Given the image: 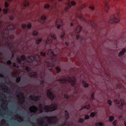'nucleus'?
<instances>
[{"mask_svg": "<svg viewBox=\"0 0 126 126\" xmlns=\"http://www.w3.org/2000/svg\"><path fill=\"white\" fill-rule=\"evenodd\" d=\"M38 109L34 106H31L29 110L31 113V116L34 113L38 112L41 113L43 111L49 112L54 111L57 109V104L56 103L52 104L51 105H45L44 103H40L38 106Z\"/></svg>", "mask_w": 126, "mask_h": 126, "instance_id": "nucleus-1", "label": "nucleus"}, {"mask_svg": "<svg viewBox=\"0 0 126 126\" xmlns=\"http://www.w3.org/2000/svg\"><path fill=\"white\" fill-rule=\"evenodd\" d=\"M8 90V88L6 86L0 85V101H1V107H0V115L3 116L4 114H8L10 112L9 114H12L11 112H9L7 109V105L8 103V101L6 100L7 98L5 95L4 93H1V91L3 92H6Z\"/></svg>", "mask_w": 126, "mask_h": 126, "instance_id": "nucleus-2", "label": "nucleus"}, {"mask_svg": "<svg viewBox=\"0 0 126 126\" xmlns=\"http://www.w3.org/2000/svg\"><path fill=\"white\" fill-rule=\"evenodd\" d=\"M16 28V27L13 25H9L8 26L5 27L2 24V21L0 20V32H1L2 31L4 41L3 42H0V46L2 44L4 45V44L8 46V47H12L13 45L11 44H10L9 42V41L10 38L9 37L8 33L9 30L14 29Z\"/></svg>", "mask_w": 126, "mask_h": 126, "instance_id": "nucleus-3", "label": "nucleus"}, {"mask_svg": "<svg viewBox=\"0 0 126 126\" xmlns=\"http://www.w3.org/2000/svg\"><path fill=\"white\" fill-rule=\"evenodd\" d=\"M57 119L56 117L44 116L37 120V126H48L49 124L56 123Z\"/></svg>", "mask_w": 126, "mask_h": 126, "instance_id": "nucleus-4", "label": "nucleus"}, {"mask_svg": "<svg viewBox=\"0 0 126 126\" xmlns=\"http://www.w3.org/2000/svg\"><path fill=\"white\" fill-rule=\"evenodd\" d=\"M58 80L60 81L61 83L63 84H66L69 82L74 87H75V86L77 85L76 78L74 77H68L62 79H60Z\"/></svg>", "mask_w": 126, "mask_h": 126, "instance_id": "nucleus-5", "label": "nucleus"}, {"mask_svg": "<svg viewBox=\"0 0 126 126\" xmlns=\"http://www.w3.org/2000/svg\"><path fill=\"white\" fill-rule=\"evenodd\" d=\"M17 97L20 106L22 108L26 109L27 105H26V103L24 101L25 97L23 96V93L21 91H19L17 95Z\"/></svg>", "mask_w": 126, "mask_h": 126, "instance_id": "nucleus-6", "label": "nucleus"}, {"mask_svg": "<svg viewBox=\"0 0 126 126\" xmlns=\"http://www.w3.org/2000/svg\"><path fill=\"white\" fill-rule=\"evenodd\" d=\"M26 58L25 56L23 55L21 57V60L17 58L16 59V61L20 65H21L23 68H24V67L26 65V63H27V62L24 63L23 62L26 60Z\"/></svg>", "mask_w": 126, "mask_h": 126, "instance_id": "nucleus-7", "label": "nucleus"}, {"mask_svg": "<svg viewBox=\"0 0 126 126\" xmlns=\"http://www.w3.org/2000/svg\"><path fill=\"white\" fill-rule=\"evenodd\" d=\"M119 21V20L117 17V14L111 16L108 21L109 22L111 23H117Z\"/></svg>", "mask_w": 126, "mask_h": 126, "instance_id": "nucleus-8", "label": "nucleus"}, {"mask_svg": "<svg viewBox=\"0 0 126 126\" xmlns=\"http://www.w3.org/2000/svg\"><path fill=\"white\" fill-rule=\"evenodd\" d=\"M47 96L49 98L52 100L56 99L58 97V96L53 94L51 92L50 89H48L47 90Z\"/></svg>", "mask_w": 126, "mask_h": 126, "instance_id": "nucleus-9", "label": "nucleus"}, {"mask_svg": "<svg viewBox=\"0 0 126 126\" xmlns=\"http://www.w3.org/2000/svg\"><path fill=\"white\" fill-rule=\"evenodd\" d=\"M77 17L79 18L81 20L83 21L84 22L86 23L87 24L91 25V24L89 22V21H91V20H87L85 19L83 17L81 13H78L76 15Z\"/></svg>", "mask_w": 126, "mask_h": 126, "instance_id": "nucleus-10", "label": "nucleus"}, {"mask_svg": "<svg viewBox=\"0 0 126 126\" xmlns=\"http://www.w3.org/2000/svg\"><path fill=\"white\" fill-rule=\"evenodd\" d=\"M48 55L50 57H52V56H54L53 57L51 58V60L52 62H54L57 60V58L55 57L56 55L54 54L52 50L51 49H49L47 53Z\"/></svg>", "mask_w": 126, "mask_h": 126, "instance_id": "nucleus-11", "label": "nucleus"}, {"mask_svg": "<svg viewBox=\"0 0 126 126\" xmlns=\"http://www.w3.org/2000/svg\"><path fill=\"white\" fill-rule=\"evenodd\" d=\"M11 115L12 116V118L14 119H16V120L18 121L19 122L22 121L23 120V118L22 117L20 116L19 115Z\"/></svg>", "mask_w": 126, "mask_h": 126, "instance_id": "nucleus-12", "label": "nucleus"}, {"mask_svg": "<svg viewBox=\"0 0 126 126\" xmlns=\"http://www.w3.org/2000/svg\"><path fill=\"white\" fill-rule=\"evenodd\" d=\"M30 98L32 100L36 101L39 100L41 99V97L40 96H30Z\"/></svg>", "mask_w": 126, "mask_h": 126, "instance_id": "nucleus-13", "label": "nucleus"}, {"mask_svg": "<svg viewBox=\"0 0 126 126\" xmlns=\"http://www.w3.org/2000/svg\"><path fill=\"white\" fill-rule=\"evenodd\" d=\"M34 60V56L31 55L28 56L26 59V61L27 62L32 63Z\"/></svg>", "mask_w": 126, "mask_h": 126, "instance_id": "nucleus-14", "label": "nucleus"}, {"mask_svg": "<svg viewBox=\"0 0 126 126\" xmlns=\"http://www.w3.org/2000/svg\"><path fill=\"white\" fill-rule=\"evenodd\" d=\"M47 19V16L45 15H43L40 17V19H38V21L42 23V21H45Z\"/></svg>", "mask_w": 126, "mask_h": 126, "instance_id": "nucleus-15", "label": "nucleus"}, {"mask_svg": "<svg viewBox=\"0 0 126 126\" xmlns=\"http://www.w3.org/2000/svg\"><path fill=\"white\" fill-rule=\"evenodd\" d=\"M46 44V45H49L52 42V40L49 37H48L46 38L45 40Z\"/></svg>", "mask_w": 126, "mask_h": 126, "instance_id": "nucleus-16", "label": "nucleus"}, {"mask_svg": "<svg viewBox=\"0 0 126 126\" xmlns=\"http://www.w3.org/2000/svg\"><path fill=\"white\" fill-rule=\"evenodd\" d=\"M81 29V27L80 26H79L77 27L75 30L74 32L76 33H78L80 32Z\"/></svg>", "mask_w": 126, "mask_h": 126, "instance_id": "nucleus-17", "label": "nucleus"}, {"mask_svg": "<svg viewBox=\"0 0 126 126\" xmlns=\"http://www.w3.org/2000/svg\"><path fill=\"white\" fill-rule=\"evenodd\" d=\"M82 85L83 87L85 88H88L89 85V84L84 80L82 81Z\"/></svg>", "mask_w": 126, "mask_h": 126, "instance_id": "nucleus-18", "label": "nucleus"}, {"mask_svg": "<svg viewBox=\"0 0 126 126\" xmlns=\"http://www.w3.org/2000/svg\"><path fill=\"white\" fill-rule=\"evenodd\" d=\"M63 23L62 20L60 18H57L56 20L55 21V25L59 24H62Z\"/></svg>", "mask_w": 126, "mask_h": 126, "instance_id": "nucleus-19", "label": "nucleus"}, {"mask_svg": "<svg viewBox=\"0 0 126 126\" xmlns=\"http://www.w3.org/2000/svg\"><path fill=\"white\" fill-rule=\"evenodd\" d=\"M44 65L46 66H52L54 65V64L53 63H50V62H47L46 60L44 63Z\"/></svg>", "mask_w": 126, "mask_h": 126, "instance_id": "nucleus-20", "label": "nucleus"}, {"mask_svg": "<svg viewBox=\"0 0 126 126\" xmlns=\"http://www.w3.org/2000/svg\"><path fill=\"white\" fill-rule=\"evenodd\" d=\"M48 37H50L54 40H56L57 39L55 35L52 32H50L49 34Z\"/></svg>", "mask_w": 126, "mask_h": 126, "instance_id": "nucleus-21", "label": "nucleus"}, {"mask_svg": "<svg viewBox=\"0 0 126 126\" xmlns=\"http://www.w3.org/2000/svg\"><path fill=\"white\" fill-rule=\"evenodd\" d=\"M34 60L37 62H40V58L39 55H34Z\"/></svg>", "mask_w": 126, "mask_h": 126, "instance_id": "nucleus-22", "label": "nucleus"}, {"mask_svg": "<svg viewBox=\"0 0 126 126\" xmlns=\"http://www.w3.org/2000/svg\"><path fill=\"white\" fill-rule=\"evenodd\" d=\"M126 52V49L123 48L119 53L118 55L119 57L122 56L124 54L125 52Z\"/></svg>", "mask_w": 126, "mask_h": 126, "instance_id": "nucleus-23", "label": "nucleus"}, {"mask_svg": "<svg viewBox=\"0 0 126 126\" xmlns=\"http://www.w3.org/2000/svg\"><path fill=\"white\" fill-rule=\"evenodd\" d=\"M23 5L24 7H27L29 5V3L27 0H23Z\"/></svg>", "mask_w": 126, "mask_h": 126, "instance_id": "nucleus-24", "label": "nucleus"}, {"mask_svg": "<svg viewBox=\"0 0 126 126\" xmlns=\"http://www.w3.org/2000/svg\"><path fill=\"white\" fill-rule=\"evenodd\" d=\"M1 123V124H0V126H9L8 124L6 123L4 120L2 121Z\"/></svg>", "mask_w": 126, "mask_h": 126, "instance_id": "nucleus-25", "label": "nucleus"}, {"mask_svg": "<svg viewBox=\"0 0 126 126\" xmlns=\"http://www.w3.org/2000/svg\"><path fill=\"white\" fill-rule=\"evenodd\" d=\"M28 74L29 76L33 77H35L37 76V74L36 72H32L29 73Z\"/></svg>", "mask_w": 126, "mask_h": 126, "instance_id": "nucleus-26", "label": "nucleus"}, {"mask_svg": "<svg viewBox=\"0 0 126 126\" xmlns=\"http://www.w3.org/2000/svg\"><path fill=\"white\" fill-rule=\"evenodd\" d=\"M65 117L66 120L68 119L69 118V113L66 110L65 111Z\"/></svg>", "mask_w": 126, "mask_h": 126, "instance_id": "nucleus-27", "label": "nucleus"}, {"mask_svg": "<svg viewBox=\"0 0 126 126\" xmlns=\"http://www.w3.org/2000/svg\"><path fill=\"white\" fill-rule=\"evenodd\" d=\"M94 93L93 92H92L91 93L90 95V100H93L95 99V97L94 96Z\"/></svg>", "mask_w": 126, "mask_h": 126, "instance_id": "nucleus-28", "label": "nucleus"}, {"mask_svg": "<svg viewBox=\"0 0 126 126\" xmlns=\"http://www.w3.org/2000/svg\"><path fill=\"white\" fill-rule=\"evenodd\" d=\"M105 9L106 11L107 12H108V10L109 8V4L108 3H106L105 6Z\"/></svg>", "mask_w": 126, "mask_h": 126, "instance_id": "nucleus-29", "label": "nucleus"}, {"mask_svg": "<svg viewBox=\"0 0 126 126\" xmlns=\"http://www.w3.org/2000/svg\"><path fill=\"white\" fill-rule=\"evenodd\" d=\"M89 22L91 24V26L93 28H95L96 26V24L92 21H89Z\"/></svg>", "mask_w": 126, "mask_h": 126, "instance_id": "nucleus-30", "label": "nucleus"}, {"mask_svg": "<svg viewBox=\"0 0 126 126\" xmlns=\"http://www.w3.org/2000/svg\"><path fill=\"white\" fill-rule=\"evenodd\" d=\"M42 40V38H40L36 40V43L37 44H39Z\"/></svg>", "mask_w": 126, "mask_h": 126, "instance_id": "nucleus-31", "label": "nucleus"}, {"mask_svg": "<svg viewBox=\"0 0 126 126\" xmlns=\"http://www.w3.org/2000/svg\"><path fill=\"white\" fill-rule=\"evenodd\" d=\"M84 121V119L82 118H79L78 119V122L79 123H82Z\"/></svg>", "mask_w": 126, "mask_h": 126, "instance_id": "nucleus-32", "label": "nucleus"}, {"mask_svg": "<svg viewBox=\"0 0 126 126\" xmlns=\"http://www.w3.org/2000/svg\"><path fill=\"white\" fill-rule=\"evenodd\" d=\"M59 126H70V125L68 123L65 122L63 124L62 126L61 125H60Z\"/></svg>", "mask_w": 126, "mask_h": 126, "instance_id": "nucleus-33", "label": "nucleus"}, {"mask_svg": "<svg viewBox=\"0 0 126 126\" xmlns=\"http://www.w3.org/2000/svg\"><path fill=\"white\" fill-rule=\"evenodd\" d=\"M38 34V32L37 31H33L32 33V35L34 36H36Z\"/></svg>", "mask_w": 126, "mask_h": 126, "instance_id": "nucleus-34", "label": "nucleus"}, {"mask_svg": "<svg viewBox=\"0 0 126 126\" xmlns=\"http://www.w3.org/2000/svg\"><path fill=\"white\" fill-rule=\"evenodd\" d=\"M8 11V9L7 8H5L3 9L2 10V11L3 12V14H7Z\"/></svg>", "mask_w": 126, "mask_h": 126, "instance_id": "nucleus-35", "label": "nucleus"}, {"mask_svg": "<svg viewBox=\"0 0 126 126\" xmlns=\"http://www.w3.org/2000/svg\"><path fill=\"white\" fill-rule=\"evenodd\" d=\"M96 126H103V124L101 122L97 123L95 124Z\"/></svg>", "mask_w": 126, "mask_h": 126, "instance_id": "nucleus-36", "label": "nucleus"}, {"mask_svg": "<svg viewBox=\"0 0 126 126\" xmlns=\"http://www.w3.org/2000/svg\"><path fill=\"white\" fill-rule=\"evenodd\" d=\"M32 27L31 24L30 23H28L27 26V28L28 29H29L31 28Z\"/></svg>", "mask_w": 126, "mask_h": 126, "instance_id": "nucleus-37", "label": "nucleus"}, {"mask_svg": "<svg viewBox=\"0 0 126 126\" xmlns=\"http://www.w3.org/2000/svg\"><path fill=\"white\" fill-rule=\"evenodd\" d=\"M44 7L46 9H48L49 7V5L47 4H45L44 5Z\"/></svg>", "mask_w": 126, "mask_h": 126, "instance_id": "nucleus-38", "label": "nucleus"}, {"mask_svg": "<svg viewBox=\"0 0 126 126\" xmlns=\"http://www.w3.org/2000/svg\"><path fill=\"white\" fill-rule=\"evenodd\" d=\"M19 73V72L18 71H16L14 72V74H13V76H14L15 77H16L18 75Z\"/></svg>", "mask_w": 126, "mask_h": 126, "instance_id": "nucleus-39", "label": "nucleus"}, {"mask_svg": "<svg viewBox=\"0 0 126 126\" xmlns=\"http://www.w3.org/2000/svg\"><path fill=\"white\" fill-rule=\"evenodd\" d=\"M64 97L66 99H68L70 98V96L69 95L65 94L64 95Z\"/></svg>", "mask_w": 126, "mask_h": 126, "instance_id": "nucleus-40", "label": "nucleus"}, {"mask_svg": "<svg viewBox=\"0 0 126 126\" xmlns=\"http://www.w3.org/2000/svg\"><path fill=\"white\" fill-rule=\"evenodd\" d=\"M45 74L44 73H42L41 74V75L40 78L41 80H44L45 78Z\"/></svg>", "mask_w": 126, "mask_h": 126, "instance_id": "nucleus-41", "label": "nucleus"}, {"mask_svg": "<svg viewBox=\"0 0 126 126\" xmlns=\"http://www.w3.org/2000/svg\"><path fill=\"white\" fill-rule=\"evenodd\" d=\"M76 4V2L74 1H71V4L72 6H75Z\"/></svg>", "mask_w": 126, "mask_h": 126, "instance_id": "nucleus-42", "label": "nucleus"}, {"mask_svg": "<svg viewBox=\"0 0 126 126\" xmlns=\"http://www.w3.org/2000/svg\"><path fill=\"white\" fill-rule=\"evenodd\" d=\"M76 39L78 40H80L81 39H82V37H80V35L79 34H78L76 35Z\"/></svg>", "mask_w": 126, "mask_h": 126, "instance_id": "nucleus-43", "label": "nucleus"}, {"mask_svg": "<svg viewBox=\"0 0 126 126\" xmlns=\"http://www.w3.org/2000/svg\"><path fill=\"white\" fill-rule=\"evenodd\" d=\"M114 119V116H111L109 117V121L110 122H111L113 121Z\"/></svg>", "mask_w": 126, "mask_h": 126, "instance_id": "nucleus-44", "label": "nucleus"}, {"mask_svg": "<svg viewBox=\"0 0 126 126\" xmlns=\"http://www.w3.org/2000/svg\"><path fill=\"white\" fill-rule=\"evenodd\" d=\"M9 6V3L7 2L5 3L4 6L5 8H7Z\"/></svg>", "mask_w": 126, "mask_h": 126, "instance_id": "nucleus-45", "label": "nucleus"}, {"mask_svg": "<svg viewBox=\"0 0 126 126\" xmlns=\"http://www.w3.org/2000/svg\"><path fill=\"white\" fill-rule=\"evenodd\" d=\"M90 118V116L87 115H85L84 117V120H88Z\"/></svg>", "mask_w": 126, "mask_h": 126, "instance_id": "nucleus-46", "label": "nucleus"}, {"mask_svg": "<svg viewBox=\"0 0 126 126\" xmlns=\"http://www.w3.org/2000/svg\"><path fill=\"white\" fill-rule=\"evenodd\" d=\"M90 107V105L89 104L88 105H85L84 106V107L83 108H82L81 109V110H82L84 108H86L87 109H89Z\"/></svg>", "mask_w": 126, "mask_h": 126, "instance_id": "nucleus-47", "label": "nucleus"}, {"mask_svg": "<svg viewBox=\"0 0 126 126\" xmlns=\"http://www.w3.org/2000/svg\"><path fill=\"white\" fill-rule=\"evenodd\" d=\"M56 69L57 73H59L61 71L60 68L58 66L56 67Z\"/></svg>", "mask_w": 126, "mask_h": 126, "instance_id": "nucleus-48", "label": "nucleus"}, {"mask_svg": "<svg viewBox=\"0 0 126 126\" xmlns=\"http://www.w3.org/2000/svg\"><path fill=\"white\" fill-rule=\"evenodd\" d=\"M80 41L81 44H83L85 43V39L82 37V39H80Z\"/></svg>", "mask_w": 126, "mask_h": 126, "instance_id": "nucleus-49", "label": "nucleus"}, {"mask_svg": "<svg viewBox=\"0 0 126 126\" xmlns=\"http://www.w3.org/2000/svg\"><path fill=\"white\" fill-rule=\"evenodd\" d=\"M65 32L64 31H63L62 33L60 35V37L61 39H62L65 35Z\"/></svg>", "mask_w": 126, "mask_h": 126, "instance_id": "nucleus-50", "label": "nucleus"}, {"mask_svg": "<svg viewBox=\"0 0 126 126\" xmlns=\"http://www.w3.org/2000/svg\"><path fill=\"white\" fill-rule=\"evenodd\" d=\"M57 27V28L58 29H59L62 26V25L61 24H57V25H55Z\"/></svg>", "mask_w": 126, "mask_h": 126, "instance_id": "nucleus-51", "label": "nucleus"}, {"mask_svg": "<svg viewBox=\"0 0 126 126\" xmlns=\"http://www.w3.org/2000/svg\"><path fill=\"white\" fill-rule=\"evenodd\" d=\"M113 101L116 104H119L120 103V102L119 101L117 100H114Z\"/></svg>", "mask_w": 126, "mask_h": 126, "instance_id": "nucleus-52", "label": "nucleus"}, {"mask_svg": "<svg viewBox=\"0 0 126 126\" xmlns=\"http://www.w3.org/2000/svg\"><path fill=\"white\" fill-rule=\"evenodd\" d=\"M107 103L108 104H109V105L110 106H111V105L112 101L111 100H107Z\"/></svg>", "mask_w": 126, "mask_h": 126, "instance_id": "nucleus-53", "label": "nucleus"}, {"mask_svg": "<svg viewBox=\"0 0 126 126\" xmlns=\"http://www.w3.org/2000/svg\"><path fill=\"white\" fill-rule=\"evenodd\" d=\"M96 113H95L94 112H92L91 113L90 116L91 117H94Z\"/></svg>", "mask_w": 126, "mask_h": 126, "instance_id": "nucleus-54", "label": "nucleus"}, {"mask_svg": "<svg viewBox=\"0 0 126 126\" xmlns=\"http://www.w3.org/2000/svg\"><path fill=\"white\" fill-rule=\"evenodd\" d=\"M40 54L41 56H45L46 55V53L45 52H43L42 51L40 52Z\"/></svg>", "mask_w": 126, "mask_h": 126, "instance_id": "nucleus-55", "label": "nucleus"}, {"mask_svg": "<svg viewBox=\"0 0 126 126\" xmlns=\"http://www.w3.org/2000/svg\"><path fill=\"white\" fill-rule=\"evenodd\" d=\"M117 122V120H115L113 122L112 124L114 126H116V124Z\"/></svg>", "mask_w": 126, "mask_h": 126, "instance_id": "nucleus-56", "label": "nucleus"}, {"mask_svg": "<svg viewBox=\"0 0 126 126\" xmlns=\"http://www.w3.org/2000/svg\"><path fill=\"white\" fill-rule=\"evenodd\" d=\"M13 66L14 67H16L17 68L19 67L18 65L17 64H16L15 63H13Z\"/></svg>", "mask_w": 126, "mask_h": 126, "instance_id": "nucleus-57", "label": "nucleus"}, {"mask_svg": "<svg viewBox=\"0 0 126 126\" xmlns=\"http://www.w3.org/2000/svg\"><path fill=\"white\" fill-rule=\"evenodd\" d=\"M9 19L11 20H13L14 18V17L12 15H11L9 16Z\"/></svg>", "mask_w": 126, "mask_h": 126, "instance_id": "nucleus-58", "label": "nucleus"}, {"mask_svg": "<svg viewBox=\"0 0 126 126\" xmlns=\"http://www.w3.org/2000/svg\"><path fill=\"white\" fill-rule=\"evenodd\" d=\"M25 70L29 72L30 70V68L28 66H26L25 68Z\"/></svg>", "mask_w": 126, "mask_h": 126, "instance_id": "nucleus-59", "label": "nucleus"}, {"mask_svg": "<svg viewBox=\"0 0 126 126\" xmlns=\"http://www.w3.org/2000/svg\"><path fill=\"white\" fill-rule=\"evenodd\" d=\"M22 27L23 29H25L26 27V25L25 24H22L21 26Z\"/></svg>", "mask_w": 126, "mask_h": 126, "instance_id": "nucleus-60", "label": "nucleus"}, {"mask_svg": "<svg viewBox=\"0 0 126 126\" xmlns=\"http://www.w3.org/2000/svg\"><path fill=\"white\" fill-rule=\"evenodd\" d=\"M124 105H121L120 106L118 107V108L119 109L122 110L123 109V107Z\"/></svg>", "mask_w": 126, "mask_h": 126, "instance_id": "nucleus-61", "label": "nucleus"}, {"mask_svg": "<svg viewBox=\"0 0 126 126\" xmlns=\"http://www.w3.org/2000/svg\"><path fill=\"white\" fill-rule=\"evenodd\" d=\"M89 9L92 10H93L94 9V6H90L89 7Z\"/></svg>", "mask_w": 126, "mask_h": 126, "instance_id": "nucleus-62", "label": "nucleus"}, {"mask_svg": "<svg viewBox=\"0 0 126 126\" xmlns=\"http://www.w3.org/2000/svg\"><path fill=\"white\" fill-rule=\"evenodd\" d=\"M20 80V78L19 77H18L16 79V81L17 82L19 81Z\"/></svg>", "mask_w": 126, "mask_h": 126, "instance_id": "nucleus-63", "label": "nucleus"}, {"mask_svg": "<svg viewBox=\"0 0 126 126\" xmlns=\"http://www.w3.org/2000/svg\"><path fill=\"white\" fill-rule=\"evenodd\" d=\"M40 83L41 84H45V82L44 80H41L40 81Z\"/></svg>", "mask_w": 126, "mask_h": 126, "instance_id": "nucleus-64", "label": "nucleus"}]
</instances>
